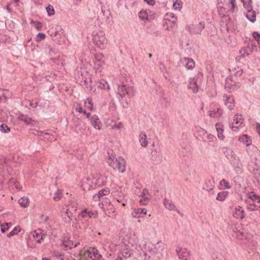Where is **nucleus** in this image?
Returning a JSON list of instances; mask_svg holds the SVG:
<instances>
[{"label": "nucleus", "instance_id": "dca6fc26", "mask_svg": "<svg viewBox=\"0 0 260 260\" xmlns=\"http://www.w3.org/2000/svg\"><path fill=\"white\" fill-rule=\"evenodd\" d=\"M103 200L102 203L100 204V206L105 211L106 210H112L113 208V205L111 204V201L107 198H105L102 199Z\"/></svg>", "mask_w": 260, "mask_h": 260}, {"label": "nucleus", "instance_id": "bb28decb", "mask_svg": "<svg viewBox=\"0 0 260 260\" xmlns=\"http://www.w3.org/2000/svg\"><path fill=\"white\" fill-rule=\"evenodd\" d=\"M214 181L213 178L208 179L205 182V186L204 188L208 191H211L213 190L214 187Z\"/></svg>", "mask_w": 260, "mask_h": 260}, {"label": "nucleus", "instance_id": "6e6d98bb", "mask_svg": "<svg viewBox=\"0 0 260 260\" xmlns=\"http://www.w3.org/2000/svg\"><path fill=\"white\" fill-rule=\"evenodd\" d=\"M252 36L257 42H260V34L257 32H253L252 34Z\"/></svg>", "mask_w": 260, "mask_h": 260}, {"label": "nucleus", "instance_id": "bf43d9fd", "mask_svg": "<svg viewBox=\"0 0 260 260\" xmlns=\"http://www.w3.org/2000/svg\"><path fill=\"white\" fill-rule=\"evenodd\" d=\"M1 162H0V165L3 164L4 163L6 165H8L10 159L7 158L6 157H3V159L1 160Z\"/></svg>", "mask_w": 260, "mask_h": 260}, {"label": "nucleus", "instance_id": "338daca9", "mask_svg": "<svg viewBox=\"0 0 260 260\" xmlns=\"http://www.w3.org/2000/svg\"><path fill=\"white\" fill-rule=\"evenodd\" d=\"M148 194V190L146 188L143 190L141 194V197H145Z\"/></svg>", "mask_w": 260, "mask_h": 260}, {"label": "nucleus", "instance_id": "09e8293b", "mask_svg": "<svg viewBox=\"0 0 260 260\" xmlns=\"http://www.w3.org/2000/svg\"><path fill=\"white\" fill-rule=\"evenodd\" d=\"M12 160L14 162L20 163L22 161V158L18 154H15L13 157Z\"/></svg>", "mask_w": 260, "mask_h": 260}, {"label": "nucleus", "instance_id": "0e129e2a", "mask_svg": "<svg viewBox=\"0 0 260 260\" xmlns=\"http://www.w3.org/2000/svg\"><path fill=\"white\" fill-rule=\"evenodd\" d=\"M37 38L38 39L42 40L45 39V35L43 33H39L37 35Z\"/></svg>", "mask_w": 260, "mask_h": 260}, {"label": "nucleus", "instance_id": "79ce46f5", "mask_svg": "<svg viewBox=\"0 0 260 260\" xmlns=\"http://www.w3.org/2000/svg\"><path fill=\"white\" fill-rule=\"evenodd\" d=\"M220 185L221 186L223 185L226 189H230L231 188V186L225 179L221 180L220 181Z\"/></svg>", "mask_w": 260, "mask_h": 260}, {"label": "nucleus", "instance_id": "6ab92c4d", "mask_svg": "<svg viewBox=\"0 0 260 260\" xmlns=\"http://www.w3.org/2000/svg\"><path fill=\"white\" fill-rule=\"evenodd\" d=\"M150 157L153 164H158L160 161L159 154L156 150H151Z\"/></svg>", "mask_w": 260, "mask_h": 260}, {"label": "nucleus", "instance_id": "7c9ffc66", "mask_svg": "<svg viewBox=\"0 0 260 260\" xmlns=\"http://www.w3.org/2000/svg\"><path fill=\"white\" fill-rule=\"evenodd\" d=\"M97 85L98 87L103 89H109V85H108L107 81H105V80H101L97 83Z\"/></svg>", "mask_w": 260, "mask_h": 260}, {"label": "nucleus", "instance_id": "4468645a", "mask_svg": "<svg viewBox=\"0 0 260 260\" xmlns=\"http://www.w3.org/2000/svg\"><path fill=\"white\" fill-rule=\"evenodd\" d=\"M243 119L242 118V115H235L234 118V121L232 123V128L238 129L239 126H241L243 122Z\"/></svg>", "mask_w": 260, "mask_h": 260}, {"label": "nucleus", "instance_id": "4be33fe9", "mask_svg": "<svg viewBox=\"0 0 260 260\" xmlns=\"http://www.w3.org/2000/svg\"><path fill=\"white\" fill-rule=\"evenodd\" d=\"M205 27V23L204 22H201L199 23L197 25L194 26V28L192 30H190V32L194 34H199L201 32L202 30Z\"/></svg>", "mask_w": 260, "mask_h": 260}, {"label": "nucleus", "instance_id": "0eeeda50", "mask_svg": "<svg viewBox=\"0 0 260 260\" xmlns=\"http://www.w3.org/2000/svg\"><path fill=\"white\" fill-rule=\"evenodd\" d=\"M222 152L225 156L231 161L233 162V165H236L238 159L234 152L229 147H224L222 148Z\"/></svg>", "mask_w": 260, "mask_h": 260}, {"label": "nucleus", "instance_id": "e433bc0d", "mask_svg": "<svg viewBox=\"0 0 260 260\" xmlns=\"http://www.w3.org/2000/svg\"><path fill=\"white\" fill-rule=\"evenodd\" d=\"M173 8L176 10H180L182 7V3L181 0H176L173 4Z\"/></svg>", "mask_w": 260, "mask_h": 260}, {"label": "nucleus", "instance_id": "1a4fd4ad", "mask_svg": "<svg viewBox=\"0 0 260 260\" xmlns=\"http://www.w3.org/2000/svg\"><path fill=\"white\" fill-rule=\"evenodd\" d=\"M180 62L187 70H191L195 66V63L191 58L184 57L180 59Z\"/></svg>", "mask_w": 260, "mask_h": 260}, {"label": "nucleus", "instance_id": "9b49d317", "mask_svg": "<svg viewBox=\"0 0 260 260\" xmlns=\"http://www.w3.org/2000/svg\"><path fill=\"white\" fill-rule=\"evenodd\" d=\"M223 98L225 105L229 109H232L235 107L234 99L232 96L224 94Z\"/></svg>", "mask_w": 260, "mask_h": 260}, {"label": "nucleus", "instance_id": "5fc2aeb1", "mask_svg": "<svg viewBox=\"0 0 260 260\" xmlns=\"http://www.w3.org/2000/svg\"><path fill=\"white\" fill-rule=\"evenodd\" d=\"M6 92L5 90H0V100H2L3 98H4L5 100L7 99Z\"/></svg>", "mask_w": 260, "mask_h": 260}, {"label": "nucleus", "instance_id": "69168bd1", "mask_svg": "<svg viewBox=\"0 0 260 260\" xmlns=\"http://www.w3.org/2000/svg\"><path fill=\"white\" fill-rule=\"evenodd\" d=\"M144 1L150 6H153L155 3V0H144Z\"/></svg>", "mask_w": 260, "mask_h": 260}, {"label": "nucleus", "instance_id": "2eb2a0df", "mask_svg": "<svg viewBox=\"0 0 260 260\" xmlns=\"http://www.w3.org/2000/svg\"><path fill=\"white\" fill-rule=\"evenodd\" d=\"M199 86L197 78L194 77L190 79L188 88L191 89L193 92L196 93L198 91Z\"/></svg>", "mask_w": 260, "mask_h": 260}, {"label": "nucleus", "instance_id": "a19ab883", "mask_svg": "<svg viewBox=\"0 0 260 260\" xmlns=\"http://www.w3.org/2000/svg\"><path fill=\"white\" fill-rule=\"evenodd\" d=\"M110 193V190L109 188H104L99 190L98 193L99 196H101V198H102L104 196H106L109 194Z\"/></svg>", "mask_w": 260, "mask_h": 260}, {"label": "nucleus", "instance_id": "680f3d73", "mask_svg": "<svg viewBox=\"0 0 260 260\" xmlns=\"http://www.w3.org/2000/svg\"><path fill=\"white\" fill-rule=\"evenodd\" d=\"M16 184H18V182L14 178L9 180V184L10 185L15 186Z\"/></svg>", "mask_w": 260, "mask_h": 260}, {"label": "nucleus", "instance_id": "2f4dec72", "mask_svg": "<svg viewBox=\"0 0 260 260\" xmlns=\"http://www.w3.org/2000/svg\"><path fill=\"white\" fill-rule=\"evenodd\" d=\"M252 0H242L243 6L247 10L252 9Z\"/></svg>", "mask_w": 260, "mask_h": 260}, {"label": "nucleus", "instance_id": "8fccbe9b", "mask_svg": "<svg viewBox=\"0 0 260 260\" xmlns=\"http://www.w3.org/2000/svg\"><path fill=\"white\" fill-rule=\"evenodd\" d=\"M139 17L142 20L147 19L148 15L145 11H140L139 13Z\"/></svg>", "mask_w": 260, "mask_h": 260}, {"label": "nucleus", "instance_id": "c85d7f7f", "mask_svg": "<svg viewBox=\"0 0 260 260\" xmlns=\"http://www.w3.org/2000/svg\"><path fill=\"white\" fill-rule=\"evenodd\" d=\"M140 143L142 147H146L147 145L148 141L147 140L146 135L142 133L140 135Z\"/></svg>", "mask_w": 260, "mask_h": 260}, {"label": "nucleus", "instance_id": "ea45409f", "mask_svg": "<svg viewBox=\"0 0 260 260\" xmlns=\"http://www.w3.org/2000/svg\"><path fill=\"white\" fill-rule=\"evenodd\" d=\"M53 256L56 257L61 260L63 259L64 254H63L61 251L58 250H54L52 252Z\"/></svg>", "mask_w": 260, "mask_h": 260}, {"label": "nucleus", "instance_id": "864d4df0", "mask_svg": "<svg viewBox=\"0 0 260 260\" xmlns=\"http://www.w3.org/2000/svg\"><path fill=\"white\" fill-rule=\"evenodd\" d=\"M215 127L217 132L223 131V125L220 123H217Z\"/></svg>", "mask_w": 260, "mask_h": 260}, {"label": "nucleus", "instance_id": "393cba45", "mask_svg": "<svg viewBox=\"0 0 260 260\" xmlns=\"http://www.w3.org/2000/svg\"><path fill=\"white\" fill-rule=\"evenodd\" d=\"M96 251L92 250V251H88V256L92 260H98L100 257H102V255L98 253V251Z\"/></svg>", "mask_w": 260, "mask_h": 260}, {"label": "nucleus", "instance_id": "c756f323", "mask_svg": "<svg viewBox=\"0 0 260 260\" xmlns=\"http://www.w3.org/2000/svg\"><path fill=\"white\" fill-rule=\"evenodd\" d=\"M94 215L93 213L87 209L83 210L80 214V216L83 218H90Z\"/></svg>", "mask_w": 260, "mask_h": 260}, {"label": "nucleus", "instance_id": "7ed1b4c3", "mask_svg": "<svg viewBox=\"0 0 260 260\" xmlns=\"http://www.w3.org/2000/svg\"><path fill=\"white\" fill-rule=\"evenodd\" d=\"M107 162L114 170L118 171L119 173H123L125 171V161L122 157L115 158L114 156H109Z\"/></svg>", "mask_w": 260, "mask_h": 260}, {"label": "nucleus", "instance_id": "f704fd0d", "mask_svg": "<svg viewBox=\"0 0 260 260\" xmlns=\"http://www.w3.org/2000/svg\"><path fill=\"white\" fill-rule=\"evenodd\" d=\"M74 109L76 112L83 113V114H89V112H87L86 110H83L81 106L77 104L74 105Z\"/></svg>", "mask_w": 260, "mask_h": 260}, {"label": "nucleus", "instance_id": "ddd939ff", "mask_svg": "<svg viewBox=\"0 0 260 260\" xmlns=\"http://www.w3.org/2000/svg\"><path fill=\"white\" fill-rule=\"evenodd\" d=\"M147 214V210L145 208H138L135 209L132 212V216L134 218H141L143 217Z\"/></svg>", "mask_w": 260, "mask_h": 260}, {"label": "nucleus", "instance_id": "72a5a7b5", "mask_svg": "<svg viewBox=\"0 0 260 260\" xmlns=\"http://www.w3.org/2000/svg\"><path fill=\"white\" fill-rule=\"evenodd\" d=\"M18 203L21 207H26L28 205V199L24 197L21 198L19 200Z\"/></svg>", "mask_w": 260, "mask_h": 260}, {"label": "nucleus", "instance_id": "f3484780", "mask_svg": "<svg viewBox=\"0 0 260 260\" xmlns=\"http://www.w3.org/2000/svg\"><path fill=\"white\" fill-rule=\"evenodd\" d=\"M18 118L20 120L24 121L27 124H30L32 126H35L36 124V121L27 116V115H19Z\"/></svg>", "mask_w": 260, "mask_h": 260}, {"label": "nucleus", "instance_id": "58836bf2", "mask_svg": "<svg viewBox=\"0 0 260 260\" xmlns=\"http://www.w3.org/2000/svg\"><path fill=\"white\" fill-rule=\"evenodd\" d=\"M132 254V252L131 250H128V249H125L123 250L121 253V256H123L125 258H128L131 256Z\"/></svg>", "mask_w": 260, "mask_h": 260}, {"label": "nucleus", "instance_id": "9d476101", "mask_svg": "<svg viewBox=\"0 0 260 260\" xmlns=\"http://www.w3.org/2000/svg\"><path fill=\"white\" fill-rule=\"evenodd\" d=\"M86 116L88 118H90L91 122L95 128L98 129H101L102 123L97 115H93L92 116L91 115H86Z\"/></svg>", "mask_w": 260, "mask_h": 260}, {"label": "nucleus", "instance_id": "aec40b11", "mask_svg": "<svg viewBox=\"0 0 260 260\" xmlns=\"http://www.w3.org/2000/svg\"><path fill=\"white\" fill-rule=\"evenodd\" d=\"M45 235L43 234V230L41 229H38L34 232L33 236L38 243H41L44 240V236Z\"/></svg>", "mask_w": 260, "mask_h": 260}, {"label": "nucleus", "instance_id": "a211bd4d", "mask_svg": "<svg viewBox=\"0 0 260 260\" xmlns=\"http://www.w3.org/2000/svg\"><path fill=\"white\" fill-rule=\"evenodd\" d=\"M234 82L232 77H228L225 79V88L228 90H234L236 88Z\"/></svg>", "mask_w": 260, "mask_h": 260}, {"label": "nucleus", "instance_id": "412c9836", "mask_svg": "<svg viewBox=\"0 0 260 260\" xmlns=\"http://www.w3.org/2000/svg\"><path fill=\"white\" fill-rule=\"evenodd\" d=\"M241 209L242 207L241 206H239L238 208H235V211L233 213L234 217L237 218H240L241 219H243L245 217L244 210H242Z\"/></svg>", "mask_w": 260, "mask_h": 260}, {"label": "nucleus", "instance_id": "423d86ee", "mask_svg": "<svg viewBox=\"0 0 260 260\" xmlns=\"http://www.w3.org/2000/svg\"><path fill=\"white\" fill-rule=\"evenodd\" d=\"M164 249V245L159 241L156 245H153L152 247L149 248L148 251L152 255L154 254V256H158L159 258L160 259L162 256L161 252Z\"/></svg>", "mask_w": 260, "mask_h": 260}, {"label": "nucleus", "instance_id": "cd10ccee", "mask_svg": "<svg viewBox=\"0 0 260 260\" xmlns=\"http://www.w3.org/2000/svg\"><path fill=\"white\" fill-rule=\"evenodd\" d=\"M85 109L86 110L87 112H90L92 110L93 108V103L91 99H87L84 102Z\"/></svg>", "mask_w": 260, "mask_h": 260}, {"label": "nucleus", "instance_id": "a878e982", "mask_svg": "<svg viewBox=\"0 0 260 260\" xmlns=\"http://www.w3.org/2000/svg\"><path fill=\"white\" fill-rule=\"evenodd\" d=\"M247 18L252 22H255L256 20L255 12L252 9L251 10H247V13L246 14Z\"/></svg>", "mask_w": 260, "mask_h": 260}, {"label": "nucleus", "instance_id": "603ef678", "mask_svg": "<svg viewBox=\"0 0 260 260\" xmlns=\"http://www.w3.org/2000/svg\"><path fill=\"white\" fill-rule=\"evenodd\" d=\"M248 198L251 199L252 201H256L257 200L259 199V196L256 194H253V195L249 194Z\"/></svg>", "mask_w": 260, "mask_h": 260}, {"label": "nucleus", "instance_id": "37998d69", "mask_svg": "<svg viewBox=\"0 0 260 260\" xmlns=\"http://www.w3.org/2000/svg\"><path fill=\"white\" fill-rule=\"evenodd\" d=\"M0 131L3 133H8L10 131V128L6 124L0 125Z\"/></svg>", "mask_w": 260, "mask_h": 260}, {"label": "nucleus", "instance_id": "3c124183", "mask_svg": "<svg viewBox=\"0 0 260 260\" xmlns=\"http://www.w3.org/2000/svg\"><path fill=\"white\" fill-rule=\"evenodd\" d=\"M73 244L74 243L72 241H69L67 242V243H63L62 245L63 246V249H64V248H69L70 249H72L73 247Z\"/></svg>", "mask_w": 260, "mask_h": 260}, {"label": "nucleus", "instance_id": "473e14b6", "mask_svg": "<svg viewBox=\"0 0 260 260\" xmlns=\"http://www.w3.org/2000/svg\"><path fill=\"white\" fill-rule=\"evenodd\" d=\"M228 194V191H221L218 193L216 200L220 201H223Z\"/></svg>", "mask_w": 260, "mask_h": 260}, {"label": "nucleus", "instance_id": "6e6552de", "mask_svg": "<svg viewBox=\"0 0 260 260\" xmlns=\"http://www.w3.org/2000/svg\"><path fill=\"white\" fill-rule=\"evenodd\" d=\"M176 251L179 258L182 260H187L189 259V256L190 254V251L188 250L186 248H182L181 247H177L176 249Z\"/></svg>", "mask_w": 260, "mask_h": 260}, {"label": "nucleus", "instance_id": "f03ea898", "mask_svg": "<svg viewBox=\"0 0 260 260\" xmlns=\"http://www.w3.org/2000/svg\"><path fill=\"white\" fill-rule=\"evenodd\" d=\"M75 77L77 82L82 85H86V87L88 91L92 89V83L90 75L85 69L78 71L75 74Z\"/></svg>", "mask_w": 260, "mask_h": 260}, {"label": "nucleus", "instance_id": "13d9d810", "mask_svg": "<svg viewBox=\"0 0 260 260\" xmlns=\"http://www.w3.org/2000/svg\"><path fill=\"white\" fill-rule=\"evenodd\" d=\"M34 24V26L37 30H41V28L42 27V24L41 23L38 22H35Z\"/></svg>", "mask_w": 260, "mask_h": 260}, {"label": "nucleus", "instance_id": "39448f33", "mask_svg": "<svg viewBox=\"0 0 260 260\" xmlns=\"http://www.w3.org/2000/svg\"><path fill=\"white\" fill-rule=\"evenodd\" d=\"M93 42L101 49H104L107 47L108 41L104 35L96 34L93 36Z\"/></svg>", "mask_w": 260, "mask_h": 260}, {"label": "nucleus", "instance_id": "e2e57ef3", "mask_svg": "<svg viewBox=\"0 0 260 260\" xmlns=\"http://www.w3.org/2000/svg\"><path fill=\"white\" fill-rule=\"evenodd\" d=\"M223 131H220V132H217L218 133V138L221 140H223L224 139V136L223 135Z\"/></svg>", "mask_w": 260, "mask_h": 260}, {"label": "nucleus", "instance_id": "a18cd8bd", "mask_svg": "<svg viewBox=\"0 0 260 260\" xmlns=\"http://www.w3.org/2000/svg\"><path fill=\"white\" fill-rule=\"evenodd\" d=\"M46 9L48 15L52 16L54 14V10L52 6L49 5Z\"/></svg>", "mask_w": 260, "mask_h": 260}, {"label": "nucleus", "instance_id": "c9c22d12", "mask_svg": "<svg viewBox=\"0 0 260 260\" xmlns=\"http://www.w3.org/2000/svg\"><path fill=\"white\" fill-rule=\"evenodd\" d=\"M229 2L230 9L232 12L234 13L237 9L236 0H229Z\"/></svg>", "mask_w": 260, "mask_h": 260}, {"label": "nucleus", "instance_id": "052dcab7", "mask_svg": "<svg viewBox=\"0 0 260 260\" xmlns=\"http://www.w3.org/2000/svg\"><path fill=\"white\" fill-rule=\"evenodd\" d=\"M240 53L241 54V56H245L246 55H248L249 54L246 52V49L245 48L242 49L240 51Z\"/></svg>", "mask_w": 260, "mask_h": 260}, {"label": "nucleus", "instance_id": "49530a36", "mask_svg": "<svg viewBox=\"0 0 260 260\" xmlns=\"http://www.w3.org/2000/svg\"><path fill=\"white\" fill-rule=\"evenodd\" d=\"M61 194H62L61 191L59 190H57V191L56 192H55L54 196L53 197L54 200L56 201L59 200L60 199V198H61Z\"/></svg>", "mask_w": 260, "mask_h": 260}, {"label": "nucleus", "instance_id": "b1692460", "mask_svg": "<svg viewBox=\"0 0 260 260\" xmlns=\"http://www.w3.org/2000/svg\"><path fill=\"white\" fill-rule=\"evenodd\" d=\"M238 140L243 143L246 146H249L251 144V140L247 135H243L242 136L239 137Z\"/></svg>", "mask_w": 260, "mask_h": 260}, {"label": "nucleus", "instance_id": "f257e3e1", "mask_svg": "<svg viewBox=\"0 0 260 260\" xmlns=\"http://www.w3.org/2000/svg\"><path fill=\"white\" fill-rule=\"evenodd\" d=\"M133 88L125 85H119L117 90L118 98L120 101L123 107L128 105V100L133 95Z\"/></svg>", "mask_w": 260, "mask_h": 260}, {"label": "nucleus", "instance_id": "f8f14e48", "mask_svg": "<svg viewBox=\"0 0 260 260\" xmlns=\"http://www.w3.org/2000/svg\"><path fill=\"white\" fill-rule=\"evenodd\" d=\"M164 204L166 208L169 210L176 211L181 216H183V214L181 213L179 210L176 207L175 204L172 201L169 199H165Z\"/></svg>", "mask_w": 260, "mask_h": 260}, {"label": "nucleus", "instance_id": "774afa93", "mask_svg": "<svg viewBox=\"0 0 260 260\" xmlns=\"http://www.w3.org/2000/svg\"><path fill=\"white\" fill-rule=\"evenodd\" d=\"M207 139L210 141H213L214 139H215V137L212 134H208L207 136Z\"/></svg>", "mask_w": 260, "mask_h": 260}, {"label": "nucleus", "instance_id": "5701e85b", "mask_svg": "<svg viewBox=\"0 0 260 260\" xmlns=\"http://www.w3.org/2000/svg\"><path fill=\"white\" fill-rule=\"evenodd\" d=\"M118 193H119V192H118V190L114 192V198L117 200V202H118L119 203H121L122 204V206H125V205L126 204V202L123 201V199H124L123 194L122 193L121 195H119Z\"/></svg>", "mask_w": 260, "mask_h": 260}, {"label": "nucleus", "instance_id": "4c0bfd02", "mask_svg": "<svg viewBox=\"0 0 260 260\" xmlns=\"http://www.w3.org/2000/svg\"><path fill=\"white\" fill-rule=\"evenodd\" d=\"M144 260H160L158 256H154V254L148 255L147 253H144Z\"/></svg>", "mask_w": 260, "mask_h": 260}, {"label": "nucleus", "instance_id": "de8ad7c7", "mask_svg": "<svg viewBox=\"0 0 260 260\" xmlns=\"http://www.w3.org/2000/svg\"><path fill=\"white\" fill-rule=\"evenodd\" d=\"M148 201L149 199L147 196L142 197L139 201L140 204L143 205H146L148 203Z\"/></svg>", "mask_w": 260, "mask_h": 260}, {"label": "nucleus", "instance_id": "c03bdc74", "mask_svg": "<svg viewBox=\"0 0 260 260\" xmlns=\"http://www.w3.org/2000/svg\"><path fill=\"white\" fill-rule=\"evenodd\" d=\"M19 227H15L13 229V230L10 232L9 233L7 236L8 237H11L12 236H14L15 235H16L18 233V232L20 231V230L18 229Z\"/></svg>", "mask_w": 260, "mask_h": 260}, {"label": "nucleus", "instance_id": "20e7f679", "mask_svg": "<svg viewBox=\"0 0 260 260\" xmlns=\"http://www.w3.org/2000/svg\"><path fill=\"white\" fill-rule=\"evenodd\" d=\"M93 60L94 69L96 72H101L105 64V57L102 54L96 53L94 55Z\"/></svg>", "mask_w": 260, "mask_h": 260}, {"label": "nucleus", "instance_id": "4d7b16f0", "mask_svg": "<svg viewBox=\"0 0 260 260\" xmlns=\"http://www.w3.org/2000/svg\"><path fill=\"white\" fill-rule=\"evenodd\" d=\"M155 90L156 94H158L159 96L161 95L162 90L159 86L156 85Z\"/></svg>", "mask_w": 260, "mask_h": 260}]
</instances>
